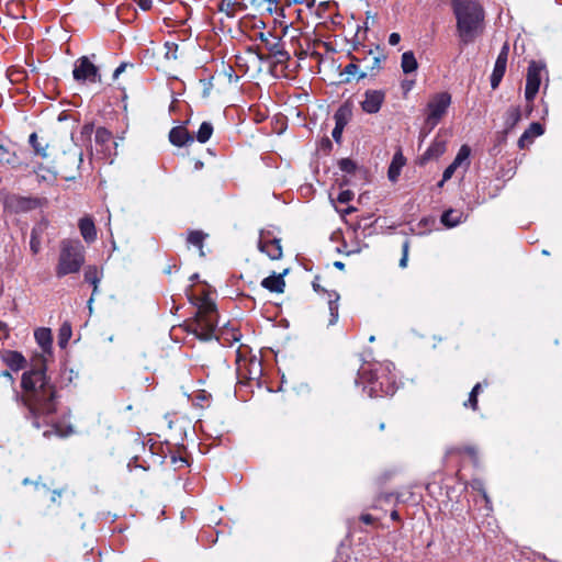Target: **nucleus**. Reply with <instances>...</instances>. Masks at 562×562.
I'll return each instance as SVG.
<instances>
[{"mask_svg":"<svg viewBox=\"0 0 562 562\" xmlns=\"http://www.w3.org/2000/svg\"><path fill=\"white\" fill-rule=\"evenodd\" d=\"M457 30L464 44L471 43L483 30L484 11L473 0H452Z\"/></svg>","mask_w":562,"mask_h":562,"instance_id":"obj_2","label":"nucleus"},{"mask_svg":"<svg viewBox=\"0 0 562 562\" xmlns=\"http://www.w3.org/2000/svg\"><path fill=\"white\" fill-rule=\"evenodd\" d=\"M446 142L436 139L426 150L425 158H438L446 151Z\"/></svg>","mask_w":562,"mask_h":562,"instance_id":"obj_27","label":"nucleus"},{"mask_svg":"<svg viewBox=\"0 0 562 562\" xmlns=\"http://www.w3.org/2000/svg\"><path fill=\"white\" fill-rule=\"evenodd\" d=\"M41 245H42V238H38L36 236H31V240H30V248H31V251L36 255L40 252L41 250Z\"/></svg>","mask_w":562,"mask_h":562,"instance_id":"obj_38","label":"nucleus"},{"mask_svg":"<svg viewBox=\"0 0 562 562\" xmlns=\"http://www.w3.org/2000/svg\"><path fill=\"white\" fill-rule=\"evenodd\" d=\"M112 140V134L104 127H99L95 131V143L102 147V151H106L109 145Z\"/></svg>","mask_w":562,"mask_h":562,"instance_id":"obj_28","label":"nucleus"},{"mask_svg":"<svg viewBox=\"0 0 562 562\" xmlns=\"http://www.w3.org/2000/svg\"><path fill=\"white\" fill-rule=\"evenodd\" d=\"M360 519H361V521H363L367 525H370L374 521V518L369 514L361 515Z\"/></svg>","mask_w":562,"mask_h":562,"instance_id":"obj_46","label":"nucleus"},{"mask_svg":"<svg viewBox=\"0 0 562 562\" xmlns=\"http://www.w3.org/2000/svg\"><path fill=\"white\" fill-rule=\"evenodd\" d=\"M508 52H509L508 44H504V46L502 47V49H501V52H499V54L497 56L496 61L506 65L507 64Z\"/></svg>","mask_w":562,"mask_h":562,"instance_id":"obj_40","label":"nucleus"},{"mask_svg":"<svg viewBox=\"0 0 562 562\" xmlns=\"http://www.w3.org/2000/svg\"><path fill=\"white\" fill-rule=\"evenodd\" d=\"M74 79L77 81L99 82L101 77L98 67L86 56L78 58L72 70Z\"/></svg>","mask_w":562,"mask_h":562,"instance_id":"obj_7","label":"nucleus"},{"mask_svg":"<svg viewBox=\"0 0 562 562\" xmlns=\"http://www.w3.org/2000/svg\"><path fill=\"white\" fill-rule=\"evenodd\" d=\"M353 198V193L349 190L341 191L338 195V201L340 203H347Z\"/></svg>","mask_w":562,"mask_h":562,"instance_id":"obj_42","label":"nucleus"},{"mask_svg":"<svg viewBox=\"0 0 562 562\" xmlns=\"http://www.w3.org/2000/svg\"><path fill=\"white\" fill-rule=\"evenodd\" d=\"M85 262L83 247L80 241L66 240L61 243L56 276L58 278L80 270Z\"/></svg>","mask_w":562,"mask_h":562,"instance_id":"obj_4","label":"nucleus"},{"mask_svg":"<svg viewBox=\"0 0 562 562\" xmlns=\"http://www.w3.org/2000/svg\"><path fill=\"white\" fill-rule=\"evenodd\" d=\"M401 41V35L398 33H391L389 36V44L394 46L397 45Z\"/></svg>","mask_w":562,"mask_h":562,"instance_id":"obj_45","label":"nucleus"},{"mask_svg":"<svg viewBox=\"0 0 562 562\" xmlns=\"http://www.w3.org/2000/svg\"><path fill=\"white\" fill-rule=\"evenodd\" d=\"M385 100V93L382 90H368L361 101V109L369 114L378 113Z\"/></svg>","mask_w":562,"mask_h":562,"instance_id":"obj_10","label":"nucleus"},{"mask_svg":"<svg viewBox=\"0 0 562 562\" xmlns=\"http://www.w3.org/2000/svg\"><path fill=\"white\" fill-rule=\"evenodd\" d=\"M258 247L260 251L266 252L272 260H277L282 257V247L279 239H265L261 237Z\"/></svg>","mask_w":562,"mask_h":562,"instance_id":"obj_12","label":"nucleus"},{"mask_svg":"<svg viewBox=\"0 0 562 562\" xmlns=\"http://www.w3.org/2000/svg\"><path fill=\"white\" fill-rule=\"evenodd\" d=\"M544 130L540 123H531L530 126L524 132V134L518 139V146L520 148L527 147L529 144L533 142V139L543 134Z\"/></svg>","mask_w":562,"mask_h":562,"instance_id":"obj_15","label":"nucleus"},{"mask_svg":"<svg viewBox=\"0 0 562 562\" xmlns=\"http://www.w3.org/2000/svg\"><path fill=\"white\" fill-rule=\"evenodd\" d=\"M286 272H288V270L285 269L283 271V273L272 274V276L265 278L261 281V285L270 292L282 293L285 288V281L283 279V276Z\"/></svg>","mask_w":562,"mask_h":562,"instance_id":"obj_14","label":"nucleus"},{"mask_svg":"<svg viewBox=\"0 0 562 562\" xmlns=\"http://www.w3.org/2000/svg\"><path fill=\"white\" fill-rule=\"evenodd\" d=\"M506 70V65L502 63L495 61V66L491 76V87L492 89H496L502 81Z\"/></svg>","mask_w":562,"mask_h":562,"instance_id":"obj_29","label":"nucleus"},{"mask_svg":"<svg viewBox=\"0 0 562 562\" xmlns=\"http://www.w3.org/2000/svg\"><path fill=\"white\" fill-rule=\"evenodd\" d=\"M165 57L169 60H176L178 58L177 52H178V45L175 43L167 42L165 44Z\"/></svg>","mask_w":562,"mask_h":562,"instance_id":"obj_35","label":"nucleus"},{"mask_svg":"<svg viewBox=\"0 0 562 562\" xmlns=\"http://www.w3.org/2000/svg\"><path fill=\"white\" fill-rule=\"evenodd\" d=\"M1 360L13 371L23 369L26 363L22 353L13 350H4L1 352Z\"/></svg>","mask_w":562,"mask_h":562,"instance_id":"obj_13","label":"nucleus"},{"mask_svg":"<svg viewBox=\"0 0 562 562\" xmlns=\"http://www.w3.org/2000/svg\"><path fill=\"white\" fill-rule=\"evenodd\" d=\"M1 376L7 378L11 383H13V376L9 371H3Z\"/></svg>","mask_w":562,"mask_h":562,"instance_id":"obj_49","label":"nucleus"},{"mask_svg":"<svg viewBox=\"0 0 562 562\" xmlns=\"http://www.w3.org/2000/svg\"><path fill=\"white\" fill-rule=\"evenodd\" d=\"M350 116H351V111L348 106H340L336 111V113L334 115L335 127L331 132V136L337 143L340 142L342 131H344L345 126L347 125V123L349 122Z\"/></svg>","mask_w":562,"mask_h":562,"instance_id":"obj_11","label":"nucleus"},{"mask_svg":"<svg viewBox=\"0 0 562 562\" xmlns=\"http://www.w3.org/2000/svg\"><path fill=\"white\" fill-rule=\"evenodd\" d=\"M179 461L182 462V463H186V460L182 459V458H180Z\"/></svg>","mask_w":562,"mask_h":562,"instance_id":"obj_59","label":"nucleus"},{"mask_svg":"<svg viewBox=\"0 0 562 562\" xmlns=\"http://www.w3.org/2000/svg\"><path fill=\"white\" fill-rule=\"evenodd\" d=\"M85 280L93 285L92 295H94L98 290V283L100 282V272H99L98 268L94 266L88 267L85 271ZM92 301H93V296H91L88 302L90 307H91Z\"/></svg>","mask_w":562,"mask_h":562,"instance_id":"obj_21","label":"nucleus"},{"mask_svg":"<svg viewBox=\"0 0 562 562\" xmlns=\"http://www.w3.org/2000/svg\"><path fill=\"white\" fill-rule=\"evenodd\" d=\"M48 227V222L46 220H42L38 222L32 229L31 236H36L38 238H42V235L45 233V231Z\"/></svg>","mask_w":562,"mask_h":562,"instance_id":"obj_36","label":"nucleus"},{"mask_svg":"<svg viewBox=\"0 0 562 562\" xmlns=\"http://www.w3.org/2000/svg\"><path fill=\"white\" fill-rule=\"evenodd\" d=\"M451 104V95L448 92H439L434 94L426 106V125L432 130L446 115Z\"/></svg>","mask_w":562,"mask_h":562,"instance_id":"obj_6","label":"nucleus"},{"mask_svg":"<svg viewBox=\"0 0 562 562\" xmlns=\"http://www.w3.org/2000/svg\"><path fill=\"white\" fill-rule=\"evenodd\" d=\"M14 161V155L11 154L4 146L0 145V162L12 164Z\"/></svg>","mask_w":562,"mask_h":562,"instance_id":"obj_37","label":"nucleus"},{"mask_svg":"<svg viewBox=\"0 0 562 562\" xmlns=\"http://www.w3.org/2000/svg\"><path fill=\"white\" fill-rule=\"evenodd\" d=\"M69 432H72V430H71V429H69V431H68V432H63V431H60V430H59V428L55 427V434H56L57 436L65 437V436H67Z\"/></svg>","mask_w":562,"mask_h":562,"instance_id":"obj_50","label":"nucleus"},{"mask_svg":"<svg viewBox=\"0 0 562 562\" xmlns=\"http://www.w3.org/2000/svg\"><path fill=\"white\" fill-rule=\"evenodd\" d=\"M391 518H392V519H394V520L398 519V514H397V512H392V514H391Z\"/></svg>","mask_w":562,"mask_h":562,"instance_id":"obj_53","label":"nucleus"},{"mask_svg":"<svg viewBox=\"0 0 562 562\" xmlns=\"http://www.w3.org/2000/svg\"><path fill=\"white\" fill-rule=\"evenodd\" d=\"M37 344L42 347L44 352H49L52 348V331L48 328H38L34 333Z\"/></svg>","mask_w":562,"mask_h":562,"instance_id":"obj_20","label":"nucleus"},{"mask_svg":"<svg viewBox=\"0 0 562 562\" xmlns=\"http://www.w3.org/2000/svg\"><path fill=\"white\" fill-rule=\"evenodd\" d=\"M313 286H314L315 291H319V285L316 282L313 283Z\"/></svg>","mask_w":562,"mask_h":562,"instance_id":"obj_54","label":"nucleus"},{"mask_svg":"<svg viewBox=\"0 0 562 562\" xmlns=\"http://www.w3.org/2000/svg\"><path fill=\"white\" fill-rule=\"evenodd\" d=\"M169 139L175 146L181 147L187 144L193 143V137L188 130L183 126H176L169 133Z\"/></svg>","mask_w":562,"mask_h":562,"instance_id":"obj_16","label":"nucleus"},{"mask_svg":"<svg viewBox=\"0 0 562 562\" xmlns=\"http://www.w3.org/2000/svg\"><path fill=\"white\" fill-rule=\"evenodd\" d=\"M481 389V383L475 384L472 389L468 402L464 403V406L470 405L473 409L477 408V394Z\"/></svg>","mask_w":562,"mask_h":562,"instance_id":"obj_34","label":"nucleus"},{"mask_svg":"<svg viewBox=\"0 0 562 562\" xmlns=\"http://www.w3.org/2000/svg\"><path fill=\"white\" fill-rule=\"evenodd\" d=\"M9 336L8 325L0 321V340L5 339Z\"/></svg>","mask_w":562,"mask_h":562,"instance_id":"obj_44","label":"nucleus"},{"mask_svg":"<svg viewBox=\"0 0 562 562\" xmlns=\"http://www.w3.org/2000/svg\"><path fill=\"white\" fill-rule=\"evenodd\" d=\"M467 451L470 453V454H474V449L473 448H468Z\"/></svg>","mask_w":562,"mask_h":562,"instance_id":"obj_55","label":"nucleus"},{"mask_svg":"<svg viewBox=\"0 0 562 562\" xmlns=\"http://www.w3.org/2000/svg\"><path fill=\"white\" fill-rule=\"evenodd\" d=\"M334 266H335L336 268L340 269V270H342V269L345 268V265H344L342 262H340V261H336V262L334 263Z\"/></svg>","mask_w":562,"mask_h":562,"instance_id":"obj_52","label":"nucleus"},{"mask_svg":"<svg viewBox=\"0 0 562 562\" xmlns=\"http://www.w3.org/2000/svg\"><path fill=\"white\" fill-rule=\"evenodd\" d=\"M204 237H205V235L202 232H198V231L191 232L188 235V243L198 247L200 249L201 256H204V254L202 251Z\"/></svg>","mask_w":562,"mask_h":562,"instance_id":"obj_32","label":"nucleus"},{"mask_svg":"<svg viewBox=\"0 0 562 562\" xmlns=\"http://www.w3.org/2000/svg\"><path fill=\"white\" fill-rule=\"evenodd\" d=\"M150 0H139V5L144 10H148L150 8Z\"/></svg>","mask_w":562,"mask_h":562,"instance_id":"obj_47","label":"nucleus"},{"mask_svg":"<svg viewBox=\"0 0 562 562\" xmlns=\"http://www.w3.org/2000/svg\"><path fill=\"white\" fill-rule=\"evenodd\" d=\"M352 211H353V209H352V207H348V209L346 210V213H350V212H352Z\"/></svg>","mask_w":562,"mask_h":562,"instance_id":"obj_56","label":"nucleus"},{"mask_svg":"<svg viewBox=\"0 0 562 562\" xmlns=\"http://www.w3.org/2000/svg\"><path fill=\"white\" fill-rule=\"evenodd\" d=\"M124 68H125V65H124V64H122L121 66H119V67L115 69V71H114V74H113V77H114V78H117V77H119V75H120L121 72H123V71H124Z\"/></svg>","mask_w":562,"mask_h":562,"instance_id":"obj_48","label":"nucleus"},{"mask_svg":"<svg viewBox=\"0 0 562 562\" xmlns=\"http://www.w3.org/2000/svg\"><path fill=\"white\" fill-rule=\"evenodd\" d=\"M196 278H198V274H193L191 279L196 280Z\"/></svg>","mask_w":562,"mask_h":562,"instance_id":"obj_57","label":"nucleus"},{"mask_svg":"<svg viewBox=\"0 0 562 562\" xmlns=\"http://www.w3.org/2000/svg\"><path fill=\"white\" fill-rule=\"evenodd\" d=\"M338 300L339 295L337 293H328V310H329V321L328 325H334L338 321Z\"/></svg>","mask_w":562,"mask_h":562,"instance_id":"obj_25","label":"nucleus"},{"mask_svg":"<svg viewBox=\"0 0 562 562\" xmlns=\"http://www.w3.org/2000/svg\"><path fill=\"white\" fill-rule=\"evenodd\" d=\"M384 56H373L371 61L367 60V58L362 59L366 63L361 72H359L358 80L364 79L369 75H374L380 71L381 63L384 60Z\"/></svg>","mask_w":562,"mask_h":562,"instance_id":"obj_17","label":"nucleus"},{"mask_svg":"<svg viewBox=\"0 0 562 562\" xmlns=\"http://www.w3.org/2000/svg\"><path fill=\"white\" fill-rule=\"evenodd\" d=\"M441 222L447 227H454L463 222V214L454 210H448L442 214Z\"/></svg>","mask_w":562,"mask_h":562,"instance_id":"obj_24","label":"nucleus"},{"mask_svg":"<svg viewBox=\"0 0 562 562\" xmlns=\"http://www.w3.org/2000/svg\"><path fill=\"white\" fill-rule=\"evenodd\" d=\"M30 144L33 146L35 153L38 156H41L43 158L48 157V153H47L48 143L44 138L40 139L36 133H32L30 135Z\"/></svg>","mask_w":562,"mask_h":562,"instance_id":"obj_23","label":"nucleus"},{"mask_svg":"<svg viewBox=\"0 0 562 562\" xmlns=\"http://www.w3.org/2000/svg\"><path fill=\"white\" fill-rule=\"evenodd\" d=\"M277 54H280L281 56H284V53L279 50Z\"/></svg>","mask_w":562,"mask_h":562,"instance_id":"obj_58","label":"nucleus"},{"mask_svg":"<svg viewBox=\"0 0 562 562\" xmlns=\"http://www.w3.org/2000/svg\"><path fill=\"white\" fill-rule=\"evenodd\" d=\"M521 120V110L519 106H512L507 110L505 115V127L506 130L514 128L517 123Z\"/></svg>","mask_w":562,"mask_h":562,"instance_id":"obj_26","label":"nucleus"},{"mask_svg":"<svg viewBox=\"0 0 562 562\" xmlns=\"http://www.w3.org/2000/svg\"><path fill=\"white\" fill-rule=\"evenodd\" d=\"M339 167L342 171L351 172L355 170V164L350 159H341L339 161Z\"/></svg>","mask_w":562,"mask_h":562,"instance_id":"obj_41","label":"nucleus"},{"mask_svg":"<svg viewBox=\"0 0 562 562\" xmlns=\"http://www.w3.org/2000/svg\"><path fill=\"white\" fill-rule=\"evenodd\" d=\"M362 70L359 68V66L356 63H350L345 67V74L357 77L359 76V72Z\"/></svg>","mask_w":562,"mask_h":562,"instance_id":"obj_39","label":"nucleus"},{"mask_svg":"<svg viewBox=\"0 0 562 562\" xmlns=\"http://www.w3.org/2000/svg\"><path fill=\"white\" fill-rule=\"evenodd\" d=\"M82 162V153L76 146H72L67 151H64L55 160V173L59 175L65 180H72Z\"/></svg>","mask_w":562,"mask_h":562,"instance_id":"obj_5","label":"nucleus"},{"mask_svg":"<svg viewBox=\"0 0 562 562\" xmlns=\"http://www.w3.org/2000/svg\"><path fill=\"white\" fill-rule=\"evenodd\" d=\"M405 162L406 160L401 151L394 154L387 171L389 179L392 182H395L397 180Z\"/></svg>","mask_w":562,"mask_h":562,"instance_id":"obj_18","label":"nucleus"},{"mask_svg":"<svg viewBox=\"0 0 562 562\" xmlns=\"http://www.w3.org/2000/svg\"><path fill=\"white\" fill-rule=\"evenodd\" d=\"M21 386L23 402L34 417L50 415L56 411L55 389L43 369L24 372Z\"/></svg>","mask_w":562,"mask_h":562,"instance_id":"obj_1","label":"nucleus"},{"mask_svg":"<svg viewBox=\"0 0 562 562\" xmlns=\"http://www.w3.org/2000/svg\"><path fill=\"white\" fill-rule=\"evenodd\" d=\"M382 391H383V393H385L386 395H392V394H394L395 389H394L393 386H387V389H386V390H382Z\"/></svg>","mask_w":562,"mask_h":562,"instance_id":"obj_51","label":"nucleus"},{"mask_svg":"<svg viewBox=\"0 0 562 562\" xmlns=\"http://www.w3.org/2000/svg\"><path fill=\"white\" fill-rule=\"evenodd\" d=\"M238 2L235 0H221L218 4V10L224 12L227 16H234L236 13V8Z\"/></svg>","mask_w":562,"mask_h":562,"instance_id":"obj_31","label":"nucleus"},{"mask_svg":"<svg viewBox=\"0 0 562 562\" xmlns=\"http://www.w3.org/2000/svg\"><path fill=\"white\" fill-rule=\"evenodd\" d=\"M380 429H384V424L383 423L380 425Z\"/></svg>","mask_w":562,"mask_h":562,"instance_id":"obj_60","label":"nucleus"},{"mask_svg":"<svg viewBox=\"0 0 562 562\" xmlns=\"http://www.w3.org/2000/svg\"><path fill=\"white\" fill-rule=\"evenodd\" d=\"M79 229L86 241L91 243L95 240L97 231L94 223L90 217H83L80 220Z\"/></svg>","mask_w":562,"mask_h":562,"instance_id":"obj_19","label":"nucleus"},{"mask_svg":"<svg viewBox=\"0 0 562 562\" xmlns=\"http://www.w3.org/2000/svg\"><path fill=\"white\" fill-rule=\"evenodd\" d=\"M401 67L404 74H411L417 69L418 64L413 52L408 50L403 53L401 58Z\"/></svg>","mask_w":562,"mask_h":562,"instance_id":"obj_22","label":"nucleus"},{"mask_svg":"<svg viewBox=\"0 0 562 562\" xmlns=\"http://www.w3.org/2000/svg\"><path fill=\"white\" fill-rule=\"evenodd\" d=\"M71 336V327L69 324L65 323L61 325L59 329V345L65 347Z\"/></svg>","mask_w":562,"mask_h":562,"instance_id":"obj_33","label":"nucleus"},{"mask_svg":"<svg viewBox=\"0 0 562 562\" xmlns=\"http://www.w3.org/2000/svg\"><path fill=\"white\" fill-rule=\"evenodd\" d=\"M470 153H471V150L468 145H462L460 147L453 161L443 171L442 180L439 182L440 187L443 184L445 181H448L449 179L452 178V176L457 171V169L463 168L464 171L468 169V167L470 165V160H469Z\"/></svg>","mask_w":562,"mask_h":562,"instance_id":"obj_9","label":"nucleus"},{"mask_svg":"<svg viewBox=\"0 0 562 562\" xmlns=\"http://www.w3.org/2000/svg\"><path fill=\"white\" fill-rule=\"evenodd\" d=\"M408 260V243L403 245V257L400 260V267L405 268Z\"/></svg>","mask_w":562,"mask_h":562,"instance_id":"obj_43","label":"nucleus"},{"mask_svg":"<svg viewBox=\"0 0 562 562\" xmlns=\"http://www.w3.org/2000/svg\"><path fill=\"white\" fill-rule=\"evenodd\" d=\"M216 324L215 304L207 297L199 299L196 317L190 325L192 333L201 340H211L215 337Z\"/></svg>","mask_w":562,"mask_h":562,"instance_id":"obj_3","label":"nucleus"},{"mask_svg":"<svg viewBox=\"0 0 562 562\" xmlns=\"http://www.w3.org/2000/svg\"><path fill=\"white\" fill-rule=\"evenodd\" d=\"M212 133H213V126L211 123L209 122H203L201 125H200V128L198 131V134H196V139L200 142V143H206L211 136H212Z\"/></svg>","mask_w":562,"mask_h":562,"instance_id":"obj_30","label":"nucleus"},{"mask_svg":"<svg viewBox=\"0 0 562 562\" xmlns=\"http://www.w3.org/2000/svg\"><path fill=\"white\" fill-rule=\"evenodd\" d=\"M542 70V66L537 64L536 61H531L528 67L527 79H526V89H525V98L528 103H532L535 97L537 95L541 82L540 74ZM527 115H529L532 111V105L529 104L527 106Z\"/></svg>","mask_w":562,"mask_h":562,"instance_id":"obj_8","label":"nucleus"}]
</instances>
